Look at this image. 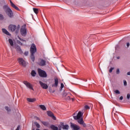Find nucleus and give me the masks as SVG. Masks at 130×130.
Masks as SVG:
<instances>
[{
	"mask_svg": "<svg viewBox=\"0 0 130 130\" xmlns=\"http://www.w3.org/2000/svg\"><path fill=\"white\" fill-rule=\"evenodd\" d=\"M30 75H31L32 77H35L37 75V73L35 70H32L31 73H30Z\"/></svg>",
	"mask_w": 130,
	"mask_h": 130,
	"instance_id": "21",
	"label": "nucleus"
},
{
	"mask_svg": "<svg viewBox=\"0 0 130 130\" xmlns=\"http://www.w3.org/2000/svg\"><path fill=\"white\" fill-rule=\"evenodd\" d=\"M71 126L74 129V130H79L80 128L77 125H75L74 123H71Z\"/></svg>",
	"mask_w": 130,
	"mask_h": 130,
	"instance_id": "12",
	"label": "nucleus"
},
{
	"mask_svg": "<svg viewBox=\"0 0 130 130\" xmlns=\"http://www.w3.org/2000/svg\"><path fill=\"white\" fill-rule=\"evenodd\" d=\"M11 6L14 8L15 9H16L17 11H20L19 8L17 7L12 1H10Z\"/></svg>",
	"mask_w": 130,
	"mask_h": 130,
	"instance_id": "13",
	"label": "nucleus"
},
{
	"mask_svg": "<svg viewBox=\"0 0 130 130\" xmlns=\"http://www.w3.org/2000/svg\"><path fill=\"white\" fill-rule=\"evenodd\" d=\"M50 128L52 130H58V128L57 127L55 126V125H51Z\"/></svg>",
	"mask_w": 130,
	"mask_h": 130,
	"instance_id": "19",
	"label": "nucleus"
},
{
	"mask_svg": "<svg viewBox=\"0 0 130 130\" xmlns=\"http://www.w3.org/2000/svg\"><path fill=\"white\" fill-rule=\"evenodd\" d=\"M66 100H70V97L69 95L67 96V98H66Z\"/></svg>",
	"mask_w": 130,
	"mask_h": 130,
	"instance_id": "40",
	"label": "nucleus"
},
{
	"mask_svg": "<svg viewBox=\"0 0 130 130\" xmlns=\"http://www.w3.org/2000/svg\"><path fill=\"white\" fill-rule=\"evenodd\" d=\"M47 115L51 117H54V120H56V117L53 115V113H52L51 111H47Z\"/></svg>",
	"mask_w": 130,
	"mask_h": 130,
	"instance_id": "15",
	"label": "nucleus"
},
{
	"mask_svg": "<svg viewBox=\"0 0 130 130\" xmlns=\"http://www.w3.org/2000/svg\"><path fill=\"white\" fill-rule=\"evenodd\" d=\"M81 125H82L84 127L86 126V124L84 122H83Z\"/></svg>",
	"mask_w": 130,
	"mask_h": 130,
	"instance_id": "34",
	"label": "nucleus"
},
{
	"mask_svg": "<svg viewBox=\"0 0 130 130\" xmlns=\"http://www.w3.org/2000/svg\"><path fill=\"white\" fill-rule=\"evenodd\" d=\"M39 83H40V85H41V86L42 87V88H43V89H48V86L47 85V84L44 83L43 82H42L41 81H39Z\"/></svg>",
	"mask_w": 130,
	"mask_h": 130,
	"instance_id": "8",
	"label": "nucleus"
},
{
	"mask_svg": "<svg viewBox=\"0 0 130 130\" xmlns=\"http://www.w3.org/2000/svg\"><path fill=\"white\" fill-rule=\"evenodd\" d=\"M20 125H18L16 128V130H20Z\"/></svg>",
	"mask_w": 130,
	"mask_h": 130,
	"instance_id": "41",
	"label": "nucleus"
},
{
	"mask_svg": "<svg viewBox=\"0 0 130 130\" xmlns=\"http://www.w3.org/2000/svg\"><path fill=\"white\" fill-rule=\"evenodd\" d=\"M23 83L24 85H26L27 88H28L29 89H30L34 91L32 86L29 82H28L27 81H24Z\"/></svg>",
	"mask_w": 130,
	"mask_h": 130,
	"instance_id": "6",
	"label": "nucleus"
},
{
	"mask_svg": "<svg viewBox=\"0 0 130 130\" xmlns=\"http://www.w3.org/2000/svg\"><path fill=\"white\" fill-rule=\"evenodd\" d=\"M16 49L18 53L22 54L23 53L22 49H21V47L19 46H16Z\"/></svg>",
	"mask_w": 130,
	"mask_h": 130,
	"instance_id": "14",
	"label": "nucleus"
},
{
	"mask_svg": "<svg viewBox=\"0 0 130 130\" xmlns=\"http://www.w3.org/2000/svg\"><path fill=\"white\" fill-rule=\"evenodd\" d=\"M5 109H6L7 111H8V112L11 111V109H10L9 107H5Z\"/></svg>",
	"mask_w": 130,
	"mask_h": 130,
	"instance_id": "28",
	"label": "nucleus"
},
{
	"mask_svg": "<svg viewBox=\"0 0 130 130\" xmlns=\"http://www.w3.org/2000/svg\"><path fill=\"white\" fill-rule=\"evenodd\" d=\"M28 53H29L28 52H25L24 53L25 56H28Z\"/></svg>",
	"mask_w": 130,
	"mask_h": 130,
	"instance_id": "36",
	"label": "nucleus"
},
{
	"mask_svg": "<svg viewBox=\"0 0 130 130\" xmlns=\"http://www.w3.org/2000/svg\"><path fill=\"white\" fill-rule=\"evenodd\" d=\"M43 124L45 126H48L49 124L48 122H42Z\"/></svg>",
	"mask_w": 130,
	"mask_h": 130,
	"instance_id": "24",
	"label": "nucleus"
},
{
	"mask_svg": "<svg viewBox=\"0 0 130 130\" xmlns=\"http://www.w3.org/2000/svg\"><path fill=\"white\" fill-rule=\"evenodd\" d=\"M2 30L3 33L6 34L7 35L9 36L10 35V32L8 31L5 28H2Z\"/></svg>",
	"mask_w": 130,
	"mask_h": 130,
	"instance_id": "16",
	"label": "nucleus"
},
{
	"mask_svg": "<svg viewBox=\"0 0 130 130\" xmlns=\"http://www.w3.org/2000/svg\"><path fill=\"white\" fill-rule=\"evenodd\" d=\"M120 58V57H117V59H119Z\"/></svg>",
	"mask_w": 130,
	"mask_h": 130,
	"instance_id": "47",
	"label": "nucleus"
},
{
	"mask_svg": "<svg viewBox=\"0 0 130 130\" xmlns=\"http://www.w3.org/2000/svg\"><path fill=\"white\" fill-rule=\"evenodd\" d=\"M123 99V96H120V97L119 98V100H122Z\"/></svg>",
	"mask_w": 130,
	"mask_h": 130,
	"instance_id": "42",
	"label": "nucleus"
},
{
	"mask_svg": "<svg viewBox=\"0 0 130 130\" xmlns=\"http://www.w3.org/2000/svg\"><path fill=\"white\" fill-rule=\"evenodd\" d=\"M127 84V83L125 80H124V85L126 86Z\"/></svg>",
	"mask_w": 130,
	"mask_h": 130,
	"instance_id": "38",
	"label": "nucleus"
},
{
	"mask_svg": "<svg viewBox=\"0 0 130 130\" xmlns=\"http://www.w3.org/2000/svg\"><path fill=\"white\" fill-rule=\"evenodd\" d=\"M119 74H120V69H117V70H116V74L119 75Z\"/></svg>",
	"mask_w": 130,
	"mask_h": 130,
	"instance_id": "27",
	"label": "nucleus"
},
{
	"mask_svg": "<svg viewBox=\"0 0 130 130\" xmlns=\"http://www.w3.org/2000/svg\"><path fill=\"white\" fill-rule=\"evenodd\" d=\"M127 100H129V99H130V94L128 93L127 94Z\"/></svg>",
	"mask_w": 130,
	"mask_h": 130,
	"instance_id": "35",
	"label": "nucleus"
},
{
	"mask_svg": "<svg viewBox=\"0 0 130 130\" xmlns=\"http://www.w3.org/2000/svg\"><path fill=\"white\" fill-rule=\"evenodd\" d=\"M33 130H34V129H33Z\"/></svg>",
	"mask_w": 130,
	"mask_h": 130,
	"instance_id": "54",
	"label": "nucleus"
},
{
	"mask_svg": "<svg viewBox=\"0 0 130 130\" xmlns=\"http://www.w3.org/2000/svg\"><path fill=\"white\" fill-rule=\"evenodd\" d=\"M127 75H130V72H127Z\"/></svg>",
	"mask_w": 130,
	"mask_h": 130,
	"instance_id": "44",
	"label": "nucleus"
},
{
	"mask_svg": "<svg viewBox=\"0 0 130 130\" xmlns=\"http://www.w3.org/2000/svg\"><path fill=\"white\" fill-rule=\"evenodd\" d=\"M55 92V91H53L52 92L54 93Z\"/></svg>",
	"mask_w": 130,
	"mask_h": 130,
	"instance_id": "51",
	"label": "nucleus"
},
{
	"mask_svg": "<svg viewBox=\"0 0 130 130\" xmlns=\"http://www.w3.org/2000/svg\"><path fill=\"white\" fill-rule=\"evenodd\" d=\"M44 130H47V129H44Z\"/></svg>",
	"mask_w": 130,
	"mask_h": 130,
	"instance_id": "53",
	"label": "nucleus"
},
{
	"mask_svg": "<svg viewBox=\"0 0 130 130\" xmlns=\"http://www.w3.org/2000/svg\"><path fill=\"white\" fill-rule=\"evenodd\" d=\"M33 11L36 15H38V14H39V9H38L33 8Z\"/></svg>",
	"mask_w": 130,
	"mask_h": 130,
	"instance_id": "22",
	"label": "nucleus"
},
{
	"mask_svg": "<svg viewBox=\"0 0 130 130\" xmlns=\"http://www.w3.org/2000/svg\"><path fill=\"white\" fill-rule=\"evenodd\" d=\"M20 27V26L19 25H18V28H19Z\"/></svg>",
	"mask_w": 130,
	"mask_h": 130,
	"instance_id": "50",
	"label": "nucleus"
},
{
	"mask_svg": "<svg viewBox=\"0 0 130 130\" xmlns=\"http://www.w3.org/2000/svg\"><path fill=\"white\" fill-rule=\"evenodd\" d=\"M37 51V49L36 45L35 44H32L31 46H30V59L34 62L35 57V53H36Z\"/></svg>",
	"mask_w": 130,
	"mask_h": 130,
	"instance_id": "1",
	"label": "nucleus"
},
{
	"mask_svg": "<svg viewBox=\"0 0 130 130\" xmlns=\"http://www.w3.org/2000/svg\"><path fill=\"white\" fill-rule=\"evenodd\" d=\"M34 124H35V125L37 126V128L40 127V125L37 122H34Z\"/></svg>",
	"mask_w": 130,
	"mask_h": 130,
	"instance_id": "25",
	"label": "nucleus"
},
{
	"mask_svg": "<svg viewBox=\"0 0 130 130\" xmlns=\"http://www.w3.org/2000/svg\"><path fill=\"white\" fill-rule=\"evenodd\" d=\"M3 9H4L6 13L7 14L10 18H12L13 17V11L9 6L5 5L3 7Z\"/></svg>",
	"mask_w": 130,
	"mask_h": 130,
	"instance_id": "2",
	"label": "nucleus"
},
{
	"mask_svg": "<svg viewBox=\"0 0 130 130\" xmlns=\"http://www.w3.org/2000/svg\"><path fill=\"white\" fill-rule=\"evenodd\" d=\"M40 108L43 110H46L47 109L46 106L43 105H40Z\"/></svg>",
	"mask_w": 130,
	"mask_h": 130,
	"instance_id": "20",
	"label": "nucleus"
},
{
	"mask_svg": "<svg viewBox=\"0 0 130 130\" xmlns=\"http://www.w3.org/2000/svg\"><path fill=\"white\" fill-rule=\"evenodd\" d=\"M9 30L11 31V32H14V31L16 29V26L15 25L10 24L8 27Z\"/></svg>",
	"mask_w": 130,
	"mask_h": 130,
	"instance_id": "9",
	"label": "nucleus"
},
{
	"mask_svg": "<svg viewBox=\"0 0 130 130\" xmlns=\"http://www.w3.org/2000/svg\"><path fill=\"white\" fill-rule=\"evenodd\" d=\"M18 62L20 65L22 66L23 67H26V63L24 59L22 58H19L18 59Z\"/></svg>",
	"mask_w": 130,
	"mask_h": 130,
	"instance_id": "7",
	"label": "nucleus"
},
{
	"mask_svg": "<svg viewBox=\"0 0 130 130\" xmlns=\"http://www.w3.org/2000/svg\"><path fill=\"white\" fill-rule=\"evenodd\" d=\"M27 101H28V102L33 103V102L36 101V99H35V98H34V99L27 98Z\"/></svg>",
	"mask_w": 130,
	"mask_h": 130,
	"instance_id": "17",
	"label": "nucleus"
},
{
	"mask_svg": "<svg viewBox=\"0 0 130 130\" xmlns=\"http://www.w3.org/2000/svg\"><path fill=\"white\" fill-rule=\"evenodd\" d=\"M9 43H10V44L11 46H14V42H13V40L11 39H9Z\"/></svg>",
	"mask_w": 130,
	"mask_h": 130,
	"instance_id": "23",
	"label": "nucleus"
},
{
	"mask_svg": "<svg viewBox=\"0 0 130 130\" xmlns=\"http://www.w3.org/2000/svg\"><path fill=\"white\" fill-rule=\"evenodd\" d=\"M38 74L40 76L43 78H46L47 77V74L46 72L41 69L38 70Z\"/></svg>",
	"mask_w": 130,
	"mask_h": 130,
	"instance_id": "4",
	"label": "nucleus"
},
{
	"mask_svg": "<svg viewBox=\"0 0 130 130\" xmlns=\"http://www.w3.org/2000/svg\"><path fill=\"white\" fill-rule=\"evenodd\" d=\"M72 101H74V99H72Z\"/></svg>",
	"mask_w": 130,
	"mask_h": 130,
	"instance_id": "46",
	"label": "nucleus"
},
{
	"mask_svg": "<svg viewBox=\"0 0 130 130\" xmlns=\"http://www.w3.org/2000/svg\"><path fill=\"white\" fill-rule=\"evenodd\" d=\"M58 127H59V130H61V128H61V125H60V126L59 125Z\"/></svg>",
	"mask_w": 130,
	"mask_h": 130,
	"instance_id": "45",
	"label": "nucleus"
},
{
	"mask_svg": "<svg viewBox=\"0 0 130 130\" xmlns=\"http://www.w3.org/2000/svg\"><path fill=\"white\" fill-rule=\"evenodd\" d=\"M37 120H40L39 118H37Z\"/></svg>",
	"mask_w": 130,
	"mask_h": 130,
	"instance_id": "49",
	"label": "nucleus"
},
{
	"mask_svg": "<svg viewBox=\"0 0 130 130\" xmlns=\"http://www.w3.org/2000/svg\"><path fill=\"white\" fill-rule=\"evenodd\" d=\"M18 39L21 41L26 42V41L23 40V39L21 38L20 37H18Z\"/></svg>",
	"mask_w": 130,
	"mask_h": 130,
	"instance_id": "29",
	"label": "nucleus"
},
{
	"mask_svg": "<svg viewBox=\"0 0 130 130\" xmlns=\"http://www.w3.org/2000/svg\"><path fill=\"white\" fill-rule=\"evenodd\" d=\"M82 116H83V113L81 112H79L78 113L77 115L73 116V118L75 120H78V122L80 124H82L83 123V122H84L83 118H81V117H82ZM80 118H81V119H80Z\"/></svg>",
	"mask_w": 130,
	"mask_h": 130,
	"instance_id": "3",
	"label": "nucleus"
},
{
	"mask_svg": "<svg viewBox=\"0 0 130 130\" xmlns=\"http://www.w3.org/2000/svg\"><path fill=\"white\" fill-rule=\"evenodd\" d=\"M129 46H130V44H129V43H126V46H127V47H129Z\"/></svg>",
	"mask_w": 130,
	"mask_h": 130,
	"instance_id": "39",
	"label": "nucleus"
},
{
	"mask_svg": "<svg viewBox=\"0 0 130 130\" xmlns=\"http://www.w3.org/2000/svg\"><path fill=\"white\" fill-rule=\"evenodd\" d=\"M20 34L21 36L25 37L27 35V28L25 27V26H22L21 28H20Z\"/></svg>",
	"mask_w": 130,
	"mask_h": 130,
	"instance_id": "5",
	"label": "nucleus"
},
{
	"mask_svg": "<svg viewBox=\"0 0 130 130\" xmlns=\"http://www.w3.org/2000/svg\"><path fill=\"white\" fill-rule=\"evenodd\" d=\"M85 81V82H87V79H86Z\"/></svg>",
	"mask_w": 130,
	"mask_h": 130,
	"instance_id": "48",
	"label": "nucleus"
},
{
	"mask_svg": "<svg viewBox=\"0 0 130 130\" xmlns=\"http://www.w3.org/2000/svg\"><path fill=\"white\" fill-rule=\"evenodd\" d=\"M36 130H40V129H37Z\"/></svg>",
	"mask_w": 130,
	"mask_h": 130,
	"instance_id": "52",
	"label": "nucleus"
},
{
	"mask_svg": "<svg viewBox=\"0 0 130 130\" xmlns=\"http://www.w3.org/2000/svg\"><path fill=\"white\" fill-rule=\"evenodd\" d=\"M54 83L52 84V87H54L55 88H57L58 86L59 81L58 79L57 78H55L54 79Z\"/></svg>",
	"mask_w": 130,
	"mask_h": 130,
	"instance_id": "11",
	"label": "nucleus"
},
{
	"mask_svg": "<svg viewBox=\"0 0 130 130\" xmlns=\"http://www.w3.org/2000/svg\"><path fill=\"white\" fill-rule=\"evenodd\" d=\"M67 95H68V94L66 92L63 93V95H62L63 97H66Z\"/></svg>",
	"mask_w": 130,
	"mask_h": 130,
	"instance_id": "32",
	"label": "nucleus"
},
{
	"mask_svg": "<svg viewBox=\"0 0 130 130\" xmlns=\"http://www.w3.org/2000/svg\"><path fill=\"white\" fill-rule=\"evenodd\" d=\"M38 64L41 66V67H44L46 65V61L41 59L40 61H39Z\"/></svg>",
	"mask_w": 130,
	"mask_h": 130,
	"instance_id": "10",
	"label": "nucleus"
},
{
	"mask_svg": "<svg viewBox=\"0 0 130 130\" xmlns=\"http://www.w3.org/2000/svg\"><path fill=\"white\" fill-rule=\"evenodd\" d=\"M64 85L63 83H61V86H60L61 89H62V88H64Z\"/></svg>",
	"mask_w": 130,
	"mask_h": 130,
	"instance_id": "33",
	"label": "nucleus"
},
{
	"mask_svg": "<svg viewBox=\"0 0 130 130\" xmlns=\"http://www.w3.org/2000/svg\"><path fill=\"white\" fill-rule=\"evenodd\" d=\"M115 92L116 93V94H120V92L119 91V90H116L115 91Z\"/></svg>",
	"mask_w": 130,
	"mask_h": 130,
	"instance_id": "30",
	"label": "nucleus"
},
{
	"mask_svg": "<svg viewBox=\"0 0 130 130\" xmlns=\"http://www.w3.org/2000/svg\"><path fill=\"white\" fill-rule=\"evenodd\" d=\"M18 43L20 45H22V44L21 42L20 41H18Z\"/></svg>",
	"mask_w": 130,
	"mask_h": 130,
	"instance_id": "43",
	"label": "nucleus"
},
{
	"mask_svg": "<svg viewBox=\"0 0 130 130\" xmlns=\"http://www.w3.org/2000/svg\"><path fill=\"white\" fill-rule=\"evenodd\" d=\"M114 69V68H111L109 70V73H112L113 72V70Z\"/></svg>",
	"mask_w": 130,
	"mask_h": 130,
	"instance_id": "26",
	"label": "nucleus"
},
{
	"mask_svg": "<svg viewBox=\"0 0 130 130\" xmlns=\"http://www.w3.org/2000/svg\"><path fill=\"white\" fill-rule=\"evenodd\" d=\"M61 126H62L63 129H68L69 127L68 125H63V123L61 124Z\"/></svg>",
	"mask_w": 130,
	"mask_h": 130,
	"instance_id": "18",
	"label": "nucleus"
},
{
	"mask_svg": "<svg viewBox=\"0 0 130 130\" xmlns=\"http://www.w3.org/2000/svg\"><path fill=\"white\" fill-rule=\"evenodd\" d=\"M0 19L1 20L4 19V16L2 14H0Z\"/></svg>",
	"mask_w": 130,
	"mask_h": 130,
	"instance_id": "31",
	"label": "nucleus"
},
{
	"mask_svg": "<svg viewBox=\"0 0 130 130\" xmlns=\"http://www.w3.org/2000/svg\"><path fill=\"white\" fill-rule=\"evenodd\" d=\"M85 109H89V107L88 105H85Z\"/></svg>",
	"mask_w": 130,
	"mask_h": 130,
	"instance_id": "37",
	"label": "nucleus"
}]
</instances>
